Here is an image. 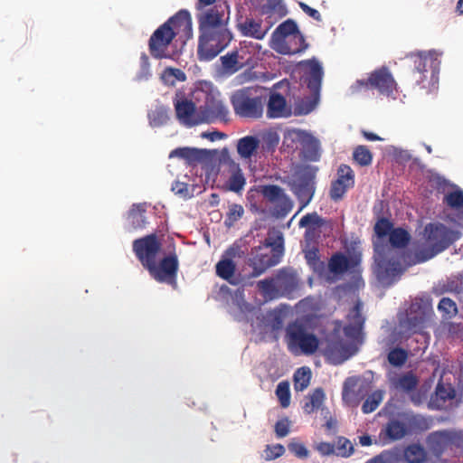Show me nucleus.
Returning a JSON list of instances; mask_svg holds the SVG:
<instances>
[{"instance_id": "nucleus-54", "label": "nucleus", "mask_w": 463, "mask_h": 463, "mask_svg": "<svg viewBox=\"0 0 463 463\" xmlns=\"http://www.w3.org/2000/svg\"><path fill=\"white\" fill-rule=\"evenodd\" d=\"M288 450L298 458H307L309 456V451L306 446L296 439H292L288 444Z\"/></svg>"}, {"instance_id": "nucleus-29", "label": "nucleus", "mask_w": 463, "mask_h": 463, "mask_svg": "<svg viewBox=\"0 0 463 463\" xmlns=\"http://www.w3.org/2000/svg\"><path fill=\"white\" fill-rule=\"evenodd\" d=\"M238 28L243 36L257 40H262L269 31V28H262L261 22L255 21L251 18H246L243 23L238 24Z\"/></svg>"}, {"instance_id": "nucleus-26", "label": "nucleus", "mask_w": 463, "mask_h": 463, "mask_svg": "<svg viewBox=\"0 0 463 463\" xmlns=\"http://www.w3.org/2000/svg\"><path fill=\"white\" fill-rule=\"evenodd\" d=\"M288 115L289 111L287 109L285 97L278 92L270 93L267 103V117L269 118H278Z\"/></svg>"}, {"instance_id": "nucleus-7", "label": "nucleus", "mask_w": 463, "mask_h": 463, "mask_svg": "<svg viewBox=\"0 0 463 463\" xmlns=\"http://www.w3.org/2000/svg\"><path fill=\"white\" fill-rule=\"evenodd\" d=\"M317 171V167L303 166L295 173L293 178L288 182L291 192L300 203L298 212L307 207L314 197Z\"/></svg>"}, {"instance_id": "nucleus-58", "label": "nucleus", "mask_w": 463, "mask_h": 463, "mask_svg": "<svg viewBox=\"0 0 463 463\" xmlns=\"http://www.w3.org/2000/svg\"><path fill=\"white\" fill-rule=\"evenodd\" d=\"M316 449L322 456H331L335 454V444L330 442H320L316 446Z\"/></svg>"}, {"instance_id": "nucleus-41", "label": "nucleus", "mask_w": 463, "mask_h": 463, "mask_svg": "<svg viewBox=\"0 0 463 463\" xmlns=\"http://www.w3.org/2000/svg\"><path fill=\"white\" fill-rule=\"evenodd\" d=\"M383 398V393L382 391H375L372 394L368 395L362 405V411L364 414L371 413L374 411L380 403L382 402Z\"/></svg>"}, {"instance_id": "nucleus-32", "label": "nucleus", "mask_w": 463, "mask_h": 463, "mask_svg": "<svg viewBox=\"0 0 463 463\" xmlns=\"http://www.w3.org/2000/svg\"><path fill=\"white\" fill-rule=\"evenodd\" d=\"M325 400V392L322 388H317L314 392L307 396L304 400L302 409L305 413L311 414L317 411L323 404Z\"/></svg>"}, {"instance_id": "nucleus-52", "label": "nucleus", "mask_w": 463, "mask_h": 463, "mask_svg": "<svg viewBox=\"0 0 463 463\" xmlns=\"http://www.w3.org/2000/svg\"><path fill=\"white\" fill-rule=\"evenodd\" d=\"M443 202L451 208H460L463 206V191L456 190L447 194Z\"/></svg>"}, {"instance_id": "nucleus-48", "label": "nucleus", "mask_w": 463, "mask_h": 463, "mask_svg": "<svg viewBox=\"0 0 463 463\" xmlns=\"http://www.w3.org/2000/svg\"><path fill=\"white\" fill-rule=\"evenodd\" d=\"M392 229V222L385 217H381L378 219L373 227L374 233L379 240L383 239L389 235Z\"/></svg>"}, {"instance_id": "nucleus-63", "label": "nucleus", "mask_w": 463, "mask_h": 463, "mask_svg": "<svg viewBox=\"0 0 463 463\" xmlns=\"http://www.w3.org/2000/svg\"><path fill=\"white\" fill-rule=\"evenodd\" d=\"M172 191L176 194H185L188 191L187 184L182 182H175L172 184Z\"/></svg>"}, {"instance_id": "nucleus-27", "label": "nucleus", "mask_w": 463, "mask_h": 463, "mask_svg": "<svg viewBox=\"0 0 463 463\" xmlns=\"http://www.w3.org/2000/svg\"><path fill=\"white\" fill-rule=\"evenodd\" d=\"M260 139L255 136H245L237 142V153L241 159L250 160L257 154Z\"/></svg>"}, {"instance_id": "nucleus-36", "label": "nucleus", "mask_w": 463, "mask_h": 463, "mask_svg": "<svg viewBox=\"0 0 463 463\" xmlns=\"http://www.w3.org/2000/svg\"><path fill=\"white\" fill-rule=\"evenodd\" d=\"M168 111L169 109L163 105L156 106V108L151 109L148 113L150 125L154 128H158L166 124L169 119Z\"/></svg>"}, {"instance_id": "nucleus-60", "label": "nucleus", "mask_w": 463, "mask_h": 463, "mask_svg": "<svg viewBox=\"0 0 463 463\" xmlns=\"http://www.w3.org/2000/svg\"><path fill=\"white\" fill-rule=\"evenodd\" d=\"M299 6L304 13H306L308 16H310L314 20H316L317 22L322 21V16L317 9L312 8L309 5H307V4L302 3V2L299 3Z\"/></svg>"}, {"instance_id": "nucleus-47", "label": "nucleus", "mask_w": 463, "mask_h": 463, "mask_svg": "<svg viewBox=\"0 0 463 463\" xmlns=\"http://www.w3.org/2000/svg\"><path fill=\"white\" fill-rule=\"evenodd\" d=\"M303 153L306 159L309 161H317L320 157V146L317 139H310L303 147Z\"/></svg>"}, {"instance_id": "nucleus-8", "label": "nucleus", "mask_w": 463, "mask_h": 463, "mask_svg": "<svg viewBox=\"0 0 463 463\" xmlns=\"http://www.w3.org/2000/svg\"><path fill=\"white\" fill-rule=\"evenodd\" d=\"M279 241L270 242L265 241L264 247L255 248L252 250V257L250 259V265L252 267V276L258 277L264 273L269 268L277 265L283 253V239Z\"/></svg>"}, {"instance_id": "nucleus-21", "label": "nucleus", "mask_w": 463, "mask_h": 463, "mask_svg": "<svg viewBox=\"0 0 463 463\" xmlns=\"http://www.w3.org/2000/svg\"><path fill=\"white\" fill-rule=\"evenodd\" d=\"M299 66L307 68L303 75V80L307 87L313 95H318L324 75L320 62L316 58H312L301 61Z\"/></svg>"}, {"instance_id": "nucleus-57", "label": "nucleus", "mask_w": 463, "mask_h": 463, "mask_svg": "<svg viewBox=\"0 0 463 463\" xmlns=\"http://www.w3.org/2000/svg\"><path fill=\"white\" fill-rule=\"evenodd\" d=\"M268 460L276 459L285 453V448L281 444L268 445L265 449Z\"/></svg>"}, {"instance_id": "nucleus-61", "label": "nucleus", "mask_w": 463, "mask_h": 463, "mask_svg": "<svg viewBox=\"0 0 463 463\" xmlns=\"http://www.w3.org/2000/svg\"><path fill=\"white\" fill-rule=\"evenodd\" d=\"M448 287L450 291L460 293L463 291V275L449 282Z\"/></svg>"}, {"instance_id": "nucleus-11", "label": "nucleus", "mask_w": 463, "mask_h": 463, "mask_svg": "<svg viewBox=\"0 0 463 463\" xmlns=\"http://www.w3.org/2000/svg\"><path fill=\"white\" fill-rule=\"evenodd\" d=\"M363 88H373L378 90L383 94H391L396 89V82L386 67L373 71L369 78L358 80L352 86L353 91H359Z\"/></svg>"}, {"instance_id": "nucleus-33", "label": "nucleus", "mask_w": 463, "mask_h": 463, "mask_svg": "<svg viewBox=\"0 0 463 463\" xmlns=\"http://www.w3.org/2000/svg\"><path fill=\"white\" fill-rule=\"evenodd\" d=\"M297 33H300L298 24L293 20L288 19L280 24L275 29L271 36V43L276 42V40H280L282 38L291 36Z\"/></svg>"}, {"instance_id": "nucleus-9", "label": "nucleus", "mask_w": 463, "mask_h": 463, "mask_svg": "<svg viewBox=\"0 0 463 463\" xmlns=\"http://www.w3.org/2000/svg\"><path fill=\"white\" fill-rule=\"evenodd\" d=\"M232 39V33L227 27L200 34L197 50L200 60H213L229 45Z\"/></svg>"}, {"instance_id": "nucleus-5", "label": "nucleus", "mask_w": 463, "mask_h": 463, "mask_svg": "<svg viewBox=\"0 0 463 463\" xmlns=\"http://www.w3.org/2000/svg\"><path fill=\"white\" fill-rule=\"evenodd\" d=\"M265 102V98L251 88L238 90L231 98L234 113L241 118L250 119H258L262 117Z\"/></svg>"}, {"instance_id": "nucleus-53", "label": "nucleus", "mask_w": 463, "mask_h": 463, "mask_svg": "<svg viewBox=\"0 0 463 463\" xmlns=\"http://www.w3.org/2000/svg\"><path fill=\"white\" fill-rule=\"evenodd\" d=\"M282 5L278 0H268L265 4H263L260 7L261 14H266L269 16H272L275 14H278L279 17H281L284 13L281 12Z\"/></svg>"}, {"instance_id": "nucleus-43", "label": "nucleus", "mask_w": 463, "mask_h": 463, "mask_svg": "<svg viewBox=\"0 0 463 463\" xmlns=\"http://www.w3.org/2000/svg\"><path fill=\"white\" fill-rule=\"evenodd\" d=\"M417 385L418 379L411 372L401 375L396 383V387L404 392H411L416 389Z\"/></svg>"}, {"instance_id": "nucleus-37", "label": "nucleus", "mask_w": 463, "mask_h": 463, "mask_svg": "<svg viewBox=\"0 0 463 463\" xmlns=\"http://www.w3.org/2000/svg\"><path fill=\"white\" fill-rule=\"evenodd\" d=\"M311 370L303 366L298 368L294 373V388L297 392H303L310 383Z\"/></svg>"}, {"instance_id": "nucleus-62", "label": "nucleus", "mask_w": 463, "mask_h": 463, "mask_svg": "<svg viewBox=\"0 0 463 463\" xmlns=\"http://www.w3.org/2000/svg\"><path fill=\"white\" fill-rule=\"evenodd\" d=\"M305 258L308 264L315 265L318 260V250L317 248L310 249L305 252Z\"/></svg>"}, {"instance_id": "nucleus-28", "label": "nucleus", "mask_w": 463, "mask_h": 463, "mask_svg": "<svg viewBox=\"0 0 463 463\" xmlns=\"http://www.w3.org/2000/svg\"><path fill=\"white\" fill-rule=\"evenodd\" d=\"M328 270L335 276H340L348 271L353 266L354 261L342 252L334 253L328 260Z\"/></svg>"}, {"instance_id": "nucleus-16", "label": "nucleus", "mask_w": 463, "mask_h": 463, "mask_svg": "<svg viewBox=\"0 0 463 463\" xmlns=\"http://www.w3.org/2000/svg\"><path fill=\"white\" fill-rule=\"evenodd\" d=\"M346 319L347 324L343 328L345 336L352 341H360L365 322V317L363 315V303L360 300H357L349 310Z\"/></svg>"}, {"instance_id": "nucleus-50", "label": "nucleus", "mask_w": 463, "mask_h": 463, "mask_svg": "<svg viewBox=\"0 0 463 463\" xmlns=\"http://www.w3.org/2000/svg\"><path fill=\"white\" fill-rule=\"evenodd\" d=\"M169 157H180L188 161L192 164L198 158V150L189 147H180L171 151Z\"/></svg>"}, {"instance_id": "nucleus-17", "label": "nucleus", "mask_w": 463, "mask_h": 463, "mask_svg": "<svg viewBox=\"0 0 463 463\" xmlns=\"http://www.w3.org/2000/svg\"><path fill=\"white\" fill-rule=\"evenodd\" d=\"M197 19L200 34L227 27V22L224 19V7L221 5L207 9L199 14Z\"/></svg>"}, {"instance_id": "nucleus-23", "label": "nucleus", "mask_w": 463, "mask_h": 463, "mask_svg": "<svg viewBox=\"0 0 463 463\" xmlns=\"http://www.w3.org/2000/svg\"><path fill=\"white\" fill-rule=\"evenodd\" d=\"M270 47L278 53L284 55H292L305 52L308 44L301 33H297L291 36L276 40L270 43Z\"/></svg>"}, {"instance_id": "nucleus-38", "label": "nucleus", "mask_w": 463, "mask_h": 463, "mask_svg": "<svg viewBox=\"0 0 463 463\" xmlns=\"http://www.w3.org/2000/svg\"><path fill=\"white\" fill-rule=\"evenodd\" d=\"M216 274L222 279L228 280L231 283V279L233 277L236 270L235 263L230 259H223L216 264Z\"/></svg>"}, {"instance_id": "nucleus-20", "label": "nucleus", "mask_w": 463, "mask_h": 463, "mask_svg": "<svg viewBox=\"0 0 463 463\" xmlns=\"http://www.w3.org/2000/svg\"><path fill=\"white\" fill-rule=\"evenodd\" d=\"M177 119L186 127H194L203 123L200 109L195 104L185 98L174 102Z\"/></svg>"}, {"instance_id": "nucleus-56", "label": "nucleus", "mask_w": 463, "mask_h": 463, "mask_svg": "<svg viewBox=\"0 0 463 463\" xmlns=\"http://www.w3.org/2000/svg\"><path fill=\"white\" fill-rule=\"evenodd\" d=\"M290 424L291 421L288 417L279 420L274 426L276 436L279 439L286 437L290 431Z\"/></svg>"}, {"instance_id": "nucleus-55", "label": "nucleus", "mask_w": 463, "mask_h": 463, "mask_svg": "<svg viewBox=\"0 0 463 463\" xmlns=\"http://www.w3.org/2000/svg\"><path fill=\"white\" fill-rule=\"evenodd\" d=\"M345 184H354V173L347 165H341L337 170V178Z\"/></svg>"}, {"instance_id": "nucleus-25", "label": "nucleus", "mask_w": 463, "mask_h": 463, "mask_svg": "<svg viewBox=\"0 0 463 463\" xmlns=\"http://www.w3.org/2000/svg\"><path fill=\"white\" fill-rule=\"evenodd\" d=\"M409 430L406 424L397 419H392L382 428L380 438L384 443L396 441L403 439Z\"/></svg>"}, {"instance_id": "nucleus-42", "label": "nucleus", "mask_w": 463, "mask_h": 463, "mask_svg": "<svg viewBox=\"0 0 463 463\" xmlns=\"http://www.w3.org/2000/svg\"><path fill=\"white\" fill-rule=\"evenodd\" d=\"M354 185V184H345L341 180L333 181L329 191L330 198L335 202L341 200L347 190Z\"/></svg>"}, {"instance_id": "nucleus-15", "label": "nucleus", "mask_w": 463, "mask_h": 463, "mask_svg": "<svg viewBox=\"0 0 463 463\" xmlns=\"http://www.w3.org/2000/svg\"><path fill=\"white\" fill-rule=\"evenodd\" d=\"M463 442V431L442 430L431 433L428 437L430 449L435 455H441L450 445L458 447Z\"/></svg>"}, {"instance_id": "nucleus-13", "label": "nucleus", "mask_w": 463, "mask_h": 463, "mask_svg": "<svg viewBox=\"0 0 463 463\" xmlns=\"http://www.w3.org/2000/svg\"><path fill=\"white\" fill-rule=\"evenodd\" d=\"M259 193L266 201L275 205V211L279 217H285L291 212L293 202L280 186L277 184L260 185Z\"/></svg>"}, {"instance_id": "nucleus-51", "label": "nucleus", "mask_w": 463, "mask_h": 463, "mask_svg": "<svg viewBox=\"0 0 463 463\" xmlns=\"http://www.w3.org/2000/svg\"><path fill=\"white\" fill-rule=\"evenodd\" d=\"M408 358L407 351L402 348H393L388 354L389 363L396 367L403 365Z\"/></svg>"}, {"instance_id": "nucleus-39", "label": "nucleus", "mask_w": 463, "mask_h": 463, "mask_svg": "<svg viewBox=\"0 0 463 463\" xmlns=\"http://www.w3.org/2000/svg\"><path fill=\"white\" fill-rule=\"evenodd\" d=\"M335 455L342 458H349L354 452V448L351 440L344 436H339L336 439Z\"/></svg>"}, {"instance_id": "nucleus-18", "label": "nucleus", "mask_w": 463, "mask_h": 463, "mask_svg": "<svg viewBox=\"0 0 463 463\" xmlns=\"http://www.w3.org/2000/svg\"><path fill=\"white\" fill-rule=\"evenodd\" d=\"M203 123L225 119L229 111L223 102L212 93H206L204 103L199 107Z\"/></svg>"}, {"instance_id": "nucleus-31", "label": "nucleus", "mask_w": 463, "mask_h": 463, "mask_svg": "<svg viewBox=\"0 0 463 463\" xmlns=\"http://www.w3.org/2000/svg\"><path fill=\"white\" fill-rule=\"evenodd\" d=\"M146 212V204L134 203L128 214V221L132 230L143 229L146 224L145 213Z\"/></svg>"}, {"instance_id": "nucleus-35", "label": "nucleus", "mask_w": 463, "mask_h": 463, "mask_svg": "<svg viewBox=\"0 0 463 463\" xmlns=\"http://www.w3.org/2000/svg\"><path fill=\"white\" fill-rule=\"evenodd\" d=\"M404 458L409 463H423L427 458V452L421 445L413 443L404 449Z\"/></svg>"}, {"instance_id": "nucleus-59", "label": "nucleus", "mask_w": 463, "mask_h": 463, "mask_svg": "<svg viewBox=\"0 0 463 463\" xmlns=\"http://www.w3.org/2000/svg\"><path fill=\"white\" fill-rule=\"evenodd\" d=\"M435 392L437 397H439L443 402L454 397L453 390H448L442 383H438Z\"/></svg>"}, {"instance_id": "nucleus-1", "label": "nucleus", "mask_w": 463, "mask_h": 463, "mask_svg": "<svg viewBox=\"0 0 463 463\" xmlns=\"http://www.w3.org/2000/svg\"><path fill=\"white\" fill-rule=\"evenodd\" d=\"M162 244L155 233L133 241L132 249L137 259L150 276L159 283H166L176 288L179 261L175 253L165 256L158 263L157 255Z\"/></svg>"}, {"instance_id": "nucleus-30", "label": "nucleus", "mask_w": 463, "mask_h": 463, "mask_svg": "<svg viewBox=\"0 0 463 463\" xmlns=\"http://www.w3.org/2000/svg\"><path fill=\"white\" fill-rule=\"evenodd\" d=\"M229 166L231 175L226 184L227 188L229 191L234 193H241L246 184V179L244 177V175L238 163L231 161Z\"/></svg>"}, {"instance_id": "nucleus-19", "label": "nucleus", "mask_w": 463, "mask_h": 463, "mask_svg": "<svg viewBox=\"0 0 463 463\" xmlns=\"http://www.w3.org/2000/svg\"><path fill=\"white\" fill-rule=\"evenodd\" d=\"M369 385L365 383H360V378L348 377L344 382L342 398L343 401L350 406L356 407L360 402L367 395Z\"/></svg>"}, {"instance_id": "nucleus-49", "label": "nucleus", "mask_w": 463, "mask_h": 463, "mask_svg": "<svg viewBox=\"0 0 463 463\" xmlns=\"http://www.w3.org/2000/svg\"><path fill=\"white\" fill-rule=\"evenodd\" d=\"M162 79L166 84L174 85L176 80L184 81L186 76L180 69L166 68L163 72Z\"/></svg>"}, {"instance_id": "nucleus-46", "label": "nucleus", "mask_w": 463, "mask_h": 463, "mask_svg": "<svg viewBox=\"0 0 463 463\" xmlns=\"http://www.w3.org/2000/svg\"><path fill=\"white\" fill-rule=\"evenodd\" d=\"M276 395L282 408H288L289 406L290 390L288 382L282 381L277 385Z\"/></svg>"}, {"instance_id": "nucleus-45", "label": "nucleus", "mask_w": 463, "mask_h": 463, "mask_svg": "<svg viewBox=\"0 0 463 463\" xmlns=\"http://www.w3.org/2000/svg\"><path fill=\"white\" fill-rule=\"evenodd\" d=\"M438 309L442 313V316L446 319L454 317L458 313V307L451 298H442L438 305Z\"/></svg>"}, {"instance_id": "nucleus-24", "label": "nucleus", "mask_w": 463, "mask_h": 463, "mask_svg": "<svg viewBox=\"0 0 463 463\" xmlns=\"http://www.w3.org/2000/svg\"><path fill=\"white\" fill-rule=\"evenodd\" d=\"M289 280H291V277L281 269L275 277L260 280L257 286L265 298L273 299L279 296V288L288 286Z\"/></svg>"}, {"instance_id": "nucleus-4", "label": "nucleus", "mask_w": 463, "mask_h": 463, "mask_svg": "<svg viewBox=\"0 0 463 463\" xmlns=\"http://www.w3.org/2000/svg\"><path fill=\"white\" fill-rule=\"evenodd\" d=\"M424 233L429 247L415 252L413 264L432 259L460 238L459 232L451 230L440 222L428 223L424 228Z\"/></svg>"}, {"instance_id": "nucleus-3", "label": "nucleus", "mask_w": 463, "mask_h": 463, "mask_svg": "<svg viewBox=\"0 0 463 463\" xmlns=\"http://www.w3.org/2000/svg\"><path fill=\"white\" fill-rule=\"evenodd\" d=\"M193 36L192 17L187 10L182 9L161 24L150 36L148 49L152 57H168L167 49L175 38L185 43Z\"/></svg>"}, {"instance_id": "nucleus-64", "label": "nucleus", "mask_w": 463, "mask_h": 463, "mask_svg": "<svg viewBox=\"0 0 463 463\" xmlns=\"http://www.w3.org/2000/svg\"><path fill=\"white\" fill-rule=\"evenodd\" d=\"M359 443L363 447H369L373 444V439L370 435L364 434L359 437Z\"/></svg>"}, {"instance_id": "nucleus-6", "label": "nucleus", "mask_w": 463, "mask_h": 463, "mask_svg": "<svg viewBox=\"0 0 463 463\" xmlns=\"http://www.w3.org/2000/svg\"><path fill=\"white\" fill-rule=\"evenodd\" d=\"M285 341L292 354H315L319 346V339L313 333L307 332L306 326L298 321L288 324L286 327Z\"/></svg>"}, {"instance_id": "nucleus-2", "label": "nucleus", "mask_w": 463, "mask_h": 463, "mask_svg": "<svg viewBox=\"0 0 463 463\" xmlns=\"http://www.w3.org/2000/svg\"><path fill=\"white\" fill-rule=\"evenodd\" d=\"M410 240V233L399 227L393 228L389 234L391 245L383 241L373 243V272L379 282L391 285L403 273L402 255L396 249L406 247Z\"/></svg>"}, {"instance_id": "nucleus-12", "label": "nucleus", "mask_w": 463, "mask_h": 463, "mask_svg": "<svg viewBox=\"0 0 463 463\" xmlns=\"http://www.w3.org/2000/svg\"><path fill=\"white\" fill-rule=\"evenodd\" d=\"M440 54L436 51L419 52L411 54L415 67L414 74L419 76L416 82L420 84L427 79V73L430 71L431 77L438 75L440 67Z\"/></svg>"}, {"instance_id": "nucleus-10", "label": "nucleus", "mask_w": 463, "mask_h": 463, "mask_svg": "<svg viewBox=\"0 0 463 463\" xmlns=\"http://www.w3.org/2000/svg\"><path fill=\"white\" fill-rule=\"evenodd\" d=\"M354 342L347 337L344 338L340 330L335 328L326 338L324 354L332 364H340L353 354L352 349Z\"/></svg>"}, {"instance_id": "nucleus-34", "label": "nucleus", "mask_w": 463, "mask_h": 463, "mask_svg": "<svg viewBox=\"0 0 463 463\" xmlns=\"http://www.w3.org/2000/svg\"><path fill=\"white\" fill-rule=\"evenodd\" d=\"M239 57L238 51H232L221 57L222 65L225 72L233 74L243 67Z\"/></svg>"}, {"instance_id": "nucleus-14", "label": "nucleus", "mask_w": 463, "mask_h": 463, "mask_svg": "<svg viewBox=\"0 0 463 463\" xmlns=\"http://www.w3.org/2000/svg\"><path fill=\"white\" fill-rule=\"evenodd\" d=\"M426 314L418 304H411L406 317L400 321V334L409 337L420 334L425 328Z\"/></svg>"}, {"instance_id": "nucleus-44", "label": "nucleus", "mask_w": 463, "mask_h": 463, "mask_svg": "<svg viewBox=\"0 0 463 463\" xmlns=\"http://www.w3.org/2000/svg\"><path fill=\"white\" fill-rule=\"evenodd\" d=\"M243 214L244 209L242 205L237 203L230 204L224 221L225 226L228 228L232 227L234 223L243 216Z\"/></svg>"}, {"instance_id": "nucleus-40", "label": "nucleus", "mask_w": 463, "mask_h": 463, "mask_svg": "<svg viewBox=\"0 0 463 463\" xmlns=\"http://www.w3.org/2000/svg\"><path fill=\"white\" fill-rule=\"evenodd\" d=\"M354 160L361 166H367L373 161V154L366 146H357L353 152Z\"/></svg>"}, {"instance_id": "nucleus-22", "label": "nucleus", "mask_w": 463, "mask_h": 463, "mask_svg": "<svg viewBox=\"0 0 463 463\" xmlns=\"http://www.w3.org/2000/svg\"><path fill=\"white\" fill-rule=\"evenodd\" d=\"M326 223L327 221L316 212L307 213L300 219L298 226L306 229L304 238L308 245L317 242L322 232V228L326 225Z\"/></svg>"}]
</instances>
